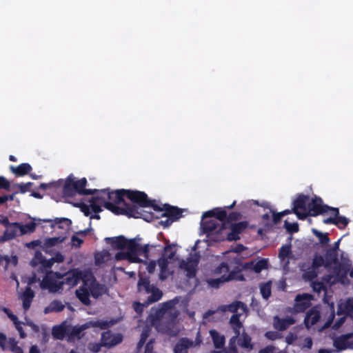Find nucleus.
<instances>
[{
  "mask_svg": "<svg viewBox=\"0 0 353 353\" xmlns=\"http://www.w3.org/2000/svg\"><path fill=\"white\" fill-rule=\"evenodd\" d=\"M125 189L111 191L109 188H106L99 190L97 193L104 198L101 205L117 215L121 214L129 218L143 219L148 222L155 218L152 212L141 210L137 205L125 202Z\"/></svg>",
  "mask_w": 353,
  "mask_h": 353,
  "instance_id": "obj_1",
  "label": "nucleus"
},
{
  "mask_svg": "<svg viewBox=\"0 0 353 353\" xmlns=\"http://www.w3.org/2000/svg\"><path fill=\"white\" fill-rule=\"evenodd\" d=\"M39 189L52 190L56 192H61L64 196L72 197L76 195V180L70 174L67 177L65 182L62 179H59L48 183H41L39 185Z\"/></svg>",
  "mask_w": 353,
  "mask_h": 353,
  "instance_id": "obj_2",
  "label": "nucleus"
},
{
  "mask_svg": "<svg viewBox=\"0 0 353 353\" xmlns=\"http://www.w3.org/2000/svg\"><path fill=\"white\" fill-rule=\"evenodd\" d=\"M125 197L132 202L131 204L137 205L141 210H143V208H148L151 205V200L144 192L125 190Z\"/></svg>",
  "mask_w": 353,
  "mask_h": 353,
  "instance_id": "obj_3",
  "label": "nucleus"
},
{
  "mask_svg": "<svg viewBox=\"0 0 353 353\" xmlns=\"http://www.w3.org/2000/svg\"><path fill=\"white\" fill-rule=\"evenodd\" d=\"M232 280L240 281L245 280L243 275L241 273V270L237 266L231 270L228 275H221L219 278L210 279L208 280V283L212 288H219L221 284Z\"/></svg>",
  "mask_w": 353,
  "mask_h": 353,
  "instance_id": "obj_4",
  "label": "nucleus"
},
{
  "mask_svg": "<svg viewBox=\"0 0 353 353\" xmlns=\"http://www.w3.org/2000/svg\"><path fill=\"white\" fill-rule=\"evenodd\" d=\"M310 196L303 194H299L293 201V213L301 220H304L308 216L307 208Z\"/></svg>",
  "mask_w": 353,
  "mask_h": 353,
  "instance_id": "obj_5",
  "label": "nucleus"
},
{
  "mask_svg": "<svg viewBox=\"0 0 353 353\" xmlns=\"http://www.w3.org/2000/svg\"><path fill=\"white\" fill-rule=\"evenodd\" d=\"M347 272L348 268L339 262L334 265V275L328 274L325 276L323 279L326 282L330 283V284H334L337 282L344 283L347 279Z\"/></svg>",
  "mask_w": 353,
  "mask_h": 353,
  "instance_id": "obj_6",
  "label": "nucleus"
},
{
  "mask_svg": "<svg viewBox=\"0 0 353 353\" xmlns=\"http://www.w3.org/2000/svg\"><path fill=\"white\" fill-rule=\"evenodd\" d=\"M307 208L308 216H316L319 214L327 212L328 211H331L332 207L324 205L321 198L315 196L314 198H310Z\"/></svg>",
  "mask_w": 353,
  "mask_h": 353,
  "instance_id": "obj_7",
  "label": "nucleus"
},
{
  "mask_svg": "<svg viewBox=\"0 0 353 353\" xmlns=\"http://www.w3.org/2000/svg\"><path fill=\"white\" fill-rule=\"evenodd\" d=\"M40 286L43 290H48L50 292H61L63 290V283L57 281L52 275L46 274L43 278Z\"/></svg>",
  "mask_w": 353,
  "mask_h": 353,
  "instance_id": "obj_8",
  "label": "nucleus"
},
{
  "mask_svg": "<svg viewBox=\"0 0 353 353\" xmlns=\"http://www.w3.org/2000/svg\"><path fill=\"white\" fill-rule=\"evenodd\" d=\"M334 346L339 352L346 349H353V332L342 334L336 338L334 341Z\"/></svg>",
  "mask_w": 353,
  "mask_h": 353,
  "instance_id": "obj_9",
  "label": "nucleus"
},
{
  "mask_svg": "<svg viewBox=\"0 0 353 353\" xmlns=\"http://www.w3.org/2000/svg\"><path fill=\"white\" fill-rule=\"evenodd\" d=\"M83 274L82 271L74 269L64 274V279L61 283H63V286L66 285L70 288L77 285L78 283L83 279Z\"/></svg>",
  "mask_w": 353,
  "mask_h": 353,
  "instance_id": "obj_10",
  "label": "nucleus"
},
{
  "mask_svg": "<svg viewBox=\"0 0 353 353\" xmlns=\"http://www.w3.org/2000/svg\"><path fill=\"white\" fill-rule=\"evenodd\" d=\"M248 223L247 221H241L231 224V231L226 235V240L228 241L239 240V234L248 228Z\"/></svg>",
  "mask_w": 353,
  "mask_h": 353,
  "instance_id": "obj_11",
  "label": "nucleus"
},
{
  "mask_svg": "<svg viewBox=\"0 0 353 353\" xmlns=\"http://www.w3.org/2000/svg\"><path fill=\"white\" fill-rule=\"evenodd\" d=\"M312 295L308 294H298L295 298L294 309L296 312H303L311 305Z\"/></svg>",
  "mask_w": 353,
  "mask_h": 353,
  "instance_id": "obj_12",
  "label": "nucleus"
},
{
  "mask_svg": "<svg viewBox=\"0 0 353 353\" xmlns=\"http://www.w3.org/2000/svg\"><path fill=\"white\" fill-rule=\"evenodd\" d=\"M174 327L175 319L174 317H172L170 319H162L157 325V330L163 334L172 336L176 334Z\"/></svg>",
  "mask_w": 353,
  "mask_h": 353,
  "instance_id": "obj_13",
  "label": "nucleus"
},
{
  "mask_svg": "<svg viewBox=\"0 0 353 353\" xmlns=\"http://www.w3.org/2000/svg\"><path fill=\"white\" fill-rule=\"evenodd\" d=\"M295 323V319L292 316L280 318L279 316H275L273 319V326L279 331L286 330L290 326L294 325Z\"/></svg>",
  "mask_w": 353,
  "mask_h": 353,
  "instance_id": "obj_14",
  "label": "nucleus"
},
{
  "mask_svg": "<svg viewBox=\"0 0 353 353\" xmlns=\"http://www.w3.org/2000/svg\"><path fill=\"white\" fill-rule=\"evenodd\" d=\"M122 341V336L120 334L114 335L110 332H103L101 336L102 345L112 347L120 343Z\"/></svg>",
  "mask_w": 353,
  "mask_h": 353,
  "instance_id": "obj_15",
  "label": "nucleus"
},
{
  "mask_svg": "<svg viewBox=\"0 0 353 353\" xmlns=\"http://www.w3.org/2000/svg\"><path fill=\"white\" fill-rule=\"evenodd\" d=\"M19 234H21L20 223H12L6 230L1 239L3 241L14 239Z\"/></svg>",
  "mask_w": 353,
  "mask_h": 353,
  "instance_id": "obj_16",
  "label": "nucleus"
},
{
  "mask_svg": "<svg viewBox=\"0 0 353 353\" xmlns=\"http://www.w3.org/2000/svg\"><path fill=\"white\" fill-rule=\"evenodd\" d=\"M182 214L183 210L181 209L165 203L164 204V211L161 214V216L168 217L176 221L182 216Z\"/></svg>",
  "mask_w": 353,
  "mask_h": 353,
  "instance_id": "obj_17",
  "label": "nucleus"
},
{
  "mask_svg": "<svg viewBox=\"0 0 353 353\" xmlns=\"http://www.w3.org/2000/svg\"><path fill=\"white\" fill-rule=\"evenodd\" d=\"M194 347V342L191 339L183 337L180 339L174 347V353H189L188 349Z\"/></svg>",
  "mask_w": 353,
  "mask_h": 353,
  "instance_id": "obj_18",
  "label": "nucleus"
},
{
  "mask_svg": "<svg viewBox=\"0 0 353 353\" xmlns=\"http://www.w3.org/2000/svg\"><path fill=\"white\" fill-rule=\"evenodd\" d=\"M139 246V244L134 239L127 241L125 249H127V252L132 258V263L139 262V259L138 258Z\"/></svg>",
  "mask_w": 353,
  "mask_h": 353,
  "instance_id": "obj_19",
  "label": "nucleus"
},
{
  "mask_svg": "<svg viewBox=\"0 0 353 353\" xmlns=\"http://www.w3.org/2000/svg\"><path fill=\"white\" fill-rule=\"evenodd\" d=\"M87 179L82 178L79 180H76V194L81 195H92L97 194L99 190L97 189H86Z\"/></svg>",
  "mask_w": 353,
  "mask_h": 353,
  "instance_id": "obj_20",
  "label": "nucleus"
},
{
  "mask_svg": "<svg viewBox=\"0 0 353 353\" xmlns=\"http://www.w3.org/2000/svg\"><path fill=\"white\" fill-rule=\"evenodd\" d=\"M10 170L16 176H23L30 174L32 168L28 163H23L18 166L10 165Z\"/></svg>",
  "mask_w": 353,
  "mask_h": 353,
  "instance_id": "obj_21",
  "label": "nucleus"
},
{
  "mask_svg": "<svg viewBox=\"0 0 353 353\" xmlns=\"http://www.w3.org/2000/svg\"><path fill=\"white\" fill-rule=\"evenodd\" d=\"M220 310L222 312H226L230 311L231 312H233L236 314L239 310H241L243 312H245L247 311V306L246 305L241 302V301H234L229 305H221L219 307Z\"/></svg>",
  "mask_w": 353,
  "mask_h": 353,
  "instance_id": "obj_22",
  "label": "nucleus"
},
{
  "mask_svg": "<svg viewBox=\"0 0 353 353\" xmlns=\"http://www.w3.org/2000/svg\"><path fill=\"white\" fill-rule=\"evenodd\" d=\"M319 312L315 310H310L305 315L304 324L307 328H310L315 325L319 321Z\"/></svg>",
  "mask_w": 353,
  "mask_h": 353,
  "instance_id": "obj_23",
  "label": "nucleus"
},
{
  "mask_svg": "<svg viewBox=\"0 0 353 353\" xmlns=\"http://www.w3.org/2000/svg\"><path fill=\"white\" fill-rule=\"evenodd\" d=\"M201 225L203 231L208 236L219 228L221 225L216 220L210 219L206 221H201Z\"/></svg>",
  "mask_w": 353,
  "mask_h": 353,
  "instance_id": "obj_24",
  "label": "nucleus"
},
{
  "mask_svg": "<svg viewBox=\"0 0 353 353\" xmlns=\"http://www.w3.org/2000/svg\"><path fill=\"white\" fill-rule=\"evenodd\" d=\"M17 344L18 342L14 338H9L7 341L6 336L3 333L0 332V347L3 350H9L12 351Z\"/></svg>",
  "mask_w": 353,
  "mask_h": 353,
  "instance_id": "obj_25",
  "label": "nucleus"
},
{
  "mask_svg": "<svg viewBox=\"0 0 353 353\" xmlns=\"http://www.w3.org/2000/svg\"><path fill=\"white\" fill-rule=\"evenodd\" d=\"M76 296L79 301L85 305H89L91 303L90 296H91L88 288L84 285L79 288L76 290Z\"/></svg>",
  "mask_w": 353,
  "mask_h": 353,
  "instance_id": "obj_26",
  "label": "nucleus"
},
{
  "mask_svg": "<svg viewBox=\"0 0 353 353\" xmlns=\"http://www.w3.org/2000/svg\"><path fill=\"white\" fill-rule=\"evenodd\" d=\"M90 294L92 297L97 299L103 295L106 292V288L104 285L92 281L88 287Z\"/></svg>",
  "mask_w": 353,
  "mask_h": 353,
  "instance_id": "obj_27",
  "label": "nucleus"
},
{
  "mask_svg": "<svg viewBox=\"0 0 353 353\" xmlns=\"http://www.w3.org/2000/svg\"><path fill=\"white\" fill-rule=\"evenodd\" d=\"M157 263L160 268L159 279L164 281L170 274L168 272L169 261L165 257L161 256L158 259Z\"/></svg>",
  "mask_w": 353,
  "mask_h": 353,
  "instance_id": "obj_28",
  "label": "nucleus"
},
{
  "mask_svg": "<svg viewBox=\"0 0 353 353\" xmlns=\"http://www.w3.org/2000/svg\"><path fill=\"white\" fill-rule=\"evenodd\" d=\"M34 296V293L33 290L30 288L28 287L21 296L23 308L25 311L28 310L30 307Z\"/></svg>",
  "mask_w": 353,
  "mask_h": 353,
  "instance_id": "obj_29",
  "label": "nucleus"
},
{
  "mask_svg": "<svg viewBox=\"0 0 353 353\" xmlns=\"http://www.w3.org/2000/svg\"><path fill=\"white\" fill-rule=\"evenodd\" d=\"M332 214L335 216L336 225L339 229H344L349 223L350 220L343 216L339 215V210L336 208H331Z\"/></svg>",
  "mask_w": 353,
  "mask_h": 353,
  "instance_id": "obj_30",
  "label": "nucleus"
},
{
  "mask_svg": "<svg viewBox=\"0 0 353 353\" xmlns=\"http://www.w3.org/2000/svg\"><path fill=\"white\" fill-rule=\"evenodd\" d=\"M325 268L327 269L330 268L332 265L339 263L338 252H335L334 250L327 249L325 254Z\"/></svg>",
  "mask_w": 353,
  "mask_h": 353,
  "instance_id": "obj_31",
  "label": "nucleus"
},
{
  "mask_svg": "<svg viewBox=\"0 0 353 353\" xmlns=\"http://www.w3.org/2000/svg\"><path fill=\"white\" fill-rule=\"evenodd\" d=\"M106 241L111 244V245L117 249L123 250L125 249L126 243L128 239H126L123 236H119L117 237L112 238H106Z\"/></svg>",
  "mask_w": 353,
  "mask_h": 353,
  "instance_id": "obj_32",
  "label": "nucleus"
},
{
  "mask_svg": "<svg viewBox=\"0 0 353 353\" xmlns=\"http://www.w3.org/2000/svg\"><path fill=\"white\" fill-rule=\"evenodd\" d=\"M353 313V298L348 299L344 303H340L338 307L337 314H351Z\"/></svg>",
  "mask_w": 353,
  "mask_h": 353,
  "instance_id": "obj_33",
  "label": "nucleus"
},
{
  "mask_svg": "<svg viewBox=\"0 0 353 353\" xmlns=\"http://www.w3.org/2000/svg\"><path fill=\"white\" fill-rule=\"evenodd\" d=\"M225 225L224 224H221L218 230L216 231L208 234L207 237L209 239V241L213 242H221L226 239V236L222 234V231L225 229Z\"/></svg>",
  "mask_w": 353,
  "mask_h": 353,
  "instance_id": "obj_34",
  "label": "nucleus"
},
{
  "mask_svg": "<svg viewBox=\"0 0 353 353\" xmlns=\"http://www.w3.org/2000/svg\"><path fill=\"white\" fill-rule=\"evenodd\" d=\"M65 305L59 300L52 301L48 306L44 309V313L48 314L51 312H59L64 310Z\"/></svg>",
  "mask_w": 353,
  "mask_h": 353,
  "instance_id": "obj_35",
  "label": "nucleus"
},
{
  "mask_svg": "<svg viewBox=\"0 0 353 353\" xmlns=\"http://www.w3.org/2000/svg\"><path fill=\"white\" fill-rule=\"evenodd\" d=\"M151 294L146 300V305H150L159 301L163 296V292L157 287L154 285L150 291Z\"/></svg>",
  "mask_w": 353,
  "mask_h": 353,
  "instance_id": "obj_36",
  "label": "nucleus"
},
{
  "mask_svg": "<svg viewBox=\"0 0 353 353\" xmlns=\"http://www.w3.org/2000/svg\"><path fill=\"white\" fill-rule=\"evenodd\" d=\"M248 268H250L256 273H260L262 270L268 268V261L266 259H261L256 263L250 262L246 264Z\"/></svg>",
  "mask_w": 353,
  "mask_h": 353,
  "instance_id": "obj_37",
  "label": "nucleus"
},
{
  "mask_svg": "<svg viewBox=\"0 0 353 353\" xmlns=\"http://www.w3.org/2000/svg\"><path fill=\"white\" fill-rule=\"evenodd\" d=\"M210 334L214 347L216 349L224 348L223 346L225 343V337L223 335H220L216 330H211Z\"/></svg>",
  "mask_w": 353,
  "mask_h": 353,
  "instance_id": "obj_38",
  "label": "nucleus"
},
{
  "mask_svg": "<svg viewBox=\"0 0 353 353\" xmlns=\"http://www.w3.org/2000/svg\"><path fill=\"white\" fill-rule=\"evenodd\" d=\"M154 285L150 284L149 278L148 277H140L138 283L137 288L139 292L145 291V293L150 294V289Z\"/></svg>",
  "mask_w": 353,
  "mask_h": 353,
  "instance_id": "obj_39",
  "label": "nucleus"
},
{
  "mask_svg": "<svg viewBox=\"0 0 353 353\" xmlns=\"http://www.w3.org/2000/svg\"><path fill=\"white\" fill-rule=\"evenodd\" d=\"M241 314H234L230 319V323L236 336L240 334V329L243 324L240 321Z\"/></svg>",
  "mask_w": 353,
  "mask_h": 353,
  "instance_id": "obj_40",
  "label": "nucleus"
},
{
  "mask_svg": "<svg viewBox=\"0 0 353 353\" xmlns=\"http://www.w3.org/2000/svg\"><path fill=\"white\" fill-rule=\"evenodd\" d=\"M187 272V276L189 278H193L196 276L197 263L192 259L181 265Z\"/></svg>",
  "mask_w": 353,
  "mask_h": 353,
  "instance_id": "obj_41",
  "label": "nucleus"
},
{
  "mask_svg": "<svg viewBox=\"0 0 353 353\" xmlns=\"http://www.w3.org/2000/svg\"><path fill=\"white\" fill-rule=\"evenodd\" d=\"M238 344L243 348L252 350L253 345L252 344V339L248 334L243 332L241 336L238 341Z\"/></svg>",
  "mask_w": 353,
  "mask_h": 353,
  "instance_id": "obj_42",
  "label": "nucleus"
},
{
  "mask_svg": "<svg viewBox=\"0 0 353 353\" xmlns=\"http://www.w3.org/2000/svg\"><path fill=\"white\" fill-rule=\"evenodd\" d=\"M103 197L101 196L99 194L98 195L92 197L90 200V210H92L94 213H99L102 211L101 207L100 205L97 204V202H99L101 205V202L103 201Z\"/></svg>",
  "mask_w": 353,
  "mask_h": 353,
  "instance_id": "obj_43",
  "label": "nucleus"
},
{
  "mask_svg": "<svg viewBox=\"0 0 353 353\" xmlns=\"http://www.w3.org/2000/svg\"><path fill=\"white\" fill-rule=\"evenodd\" d=\"M63 261V256H61V255H59V256L57 257V259H55L54 258H51L50 259H44V260L42 261V263L40 264L41 265V268L46 272V273H48L50 271H48L51 268L52 266L53 265L55 261Z\"/></svg>",
  "mask_w": 353,
  "mask_h": 353,
  "instance_id": "obj_44",
  "label": "nucleus"
},
{
  "mask_svg": "<svg viewBox=\"0 0 353 353\" xmlns=\"http://www.w3.org/2000/svg\"><path fill=\"white\" fill-rule=\"evenodd\" d=\"M62 240L60 239L59 237L48 238L43 243V245H41V249L45 252H48L50 248L54 247V245H57Z\"/></svg>",
  "mask_w": 353,
  "mask_h": 353,
  "instance_id": "obj_45",
  "label": "nucleus"
},
{
  "mask_svg": "<svg viewBox=\"0 0 353 353\" xmlns=\"http://www.w3.org/2000/svg\"><path fill=\"white\" fill-rule=\"evenodd\" d=\"M260 292L263 298L268 300L272 294V283L268 281L260 285Z\"/></svg>",
  "mask_w": 353,
  "mask_h": 353,
  "instance_id": "obj_46",
  "label": "nucleus"
},
{
  "mask_svg": "<svg viewBox=\"0 0 353 353\" xmlns=\"http://www.w3.org/2000/svg\"><path fill=\"white\" fill-rule=\"evenodd\" d=\"M214 217L220 221L222 223L225 225V221L227 219V210L222 208H214Z\"/></svg>",
  "mask_w": 353,
  "mask_h": 353,
  "instance_id": "obj_47",
  "label": "nucleus"
},
{
  "mask_svg": "<svg viewBox=\"0 0 353 353\" xmlns=\"http://www.w3.org/2000/svg\"><path fill=\"white\" fill-rule=\"evenodd\" d=\"M44 222H49L51 223V227L54 228L56 225H59V228H63V226L61 225V223H65L69 226L71 223V221L67 218H57L54 221L50 219H44Z\"/></svg>",
  "mask_w": 353,
  "mask_h": 353,
  "instance_id": "obj_48",
  "label": "nucleus"
},
{
  "mask_svg": "<svg viewBox=\"0 0 353 353\" xmlns=\"http://www.w3.org/2000/svg\"><path fill=\"white\" fill-rule=\"evenodd\" d=\"M230 271L229 265L225 262H222L214 270L215 274L228 275Z\"/></svg>",
  "mask_w": 353,
  "mask_h": 353,
  "instance_id": "obj_49",
  "label": "nucleus"
},
{
  "mask_svg": "<svg viewBox=\"0 0 353 353\" xmlns=\"http://www.w3.org/2000/svg\"><path fill=\"white\" fill-rule=\"evenodd\" d=\"M316 270L317 269L314 268L312 266L308 268L307 270H305V272L303 273L304 279L307 281H312L313 279L316 278L318 275V272Z\"/></svg>",
  "mask_w": 353,
  "mask_h": 353,
  "instance_id": "obj_50",
  "label": "nucleus"
},
{
  "mask_svg": "<svg viewBox=\"0 0 353 353\" xmlns=\"http://www.w3.org/2000/svg\"><path fill=\"white\" fill-rule=\"evenodd\" d=\"M291 253V245H283L279 249V257L281 260H284L285 258L288 257Z\"/></svg>",
  "mask_w": 353,
  "mask_h": 353,
  "instance_id": "obj_51",
  "label": "nucleus"
},
{
  "mask_svg": "<svg viewBox=\"0 0 353 353\" xmlns=\"http://www.w3.org/2000/svg\"><path fill=\"white\" fill-rule=\"evenodd\" d=\"M312 266L316 269L320 267L324 266L325 268V258L319 254H315L312 259Z\"/></svg>",
  "mask_w": 353,
  "mask_h": 353,
  "instance_id": "obj_52",
  "label": "nucleus"
},
{
  "mask_svg": "<svg viewBox=\"0 0 353 353\" xmlns=\"http://www.w3.org/2000/svg\"><path fill=\"white\" fill-rule=\"evenodd\" d=\"M176 252L172 250V245H167L164 247L163 252L162 254V256L165 257L168 259H173L175 256Z\"/></svg>",
  "mask_w": 353,
  "mask_h": 353,
  "instance_id": "obj_53",
  "label": "nucleus"
},
{
  "mask_svg": "<svg viewBox=\"0 0 353 353\" xmlns=\"http://www.w3.org/2000/svg\"><path fill=\"white\" fill-rule=\"evenodd\" d=\"M20 226L21 234H23L27 232H33L36 228V223L34 222H30L25 225L20 223Z\"/></svg>",
  "mask_w": 353,
  "mask_h": 353,
  "instance_id": "obj_54",
  "label": "nucleus"
},
{
  "mask_svg": "<svg viewBox=\"0 0 353 353\" xmlns=\"http://www.w3.org/2000/svg\"><path fill=\"white\" fill-rule=\"evenodd\" d=\"M241 216H242V214L239 212H232L229 213L228 214H227V219L225 221V224L232 223V221H238L241 219Z\"/></svg>",
  "mask_w": 353,
  "mask_h": 353,
  "instance_id": "obj_55",
  "label": "nucleus"
},
{
  "mask_svg": "<svg viewBox=\"0 0 353 353\" xmlns=\"http://www.w3.org/2000/svg\"><path fill=\"white\" fill-rule=\"evenodd\" d=\"M44 257L41 251H36L33 259L31 261V265L32 266H37L40 265L44 260Z\"/></svg>",
  "mask_w": 353,
  "mask_h": 353,
  "instance_id": "obj_56",
  "label": "nucleus"
},
{
  "mask_svg": "<svg viewBox=\"0 0 353 353\" xmlns=\"http://www.w3.org/2000/svg\"><path fill=\"white\" fill-rule=\"evenodd\" d=\"M313 232L319 238L321 244H327L330 242V238L327 234H323L316 230H313Z\"/></svg>",
  "mask_w": 353,
  "mask_h": 353,
  "instance_id": "obj_57",
  "label": "nucleus"
},
{
  "mask_svg": "<svg viewBox=\"0 0 353 353\" xmlns=\"http://www.w3.org/2000/svg\"><path fill=\"white\" fill-rule=\"evenodd\" d=\"M312 288L314 292H321V291L326 290V287L323 282L313 281L312 283Z\"/></svg>",
  "mask_w": 353,
  "mask_h": 353,
  "instance_id": "obj_58",
  "label": "nucleus"
},
{
  "mask_svg": "<svg viewBox=\"0 0 353 353\" xmlns=\"http://www.w3.org/2000/svg\"><path fill=\"white\" fill-rule=\"evenodd\" d=\"M284 227L288 232L290 233L297 232L299 231V225L296 223H289L288 221H285Z\"/></svg>",
  "mask_w": 353,
  "mask_h": 353,
  "instance_id": "obj_59",
  "label": "nucleus"
},
{
  "mask_svg": "<svg viewBox=\"0 0 353 353\" xmlns=\"http://www.w3.org/2000/svg\"><path fill=\"white\" fill-rule=\"evenodd\" d=\"M150 245L149 244H145L143 246H139V252L138 255L142 256L145 257L146 259L149 258V248Z\"/></svg>",
  "mask_w": 353,
  "mask_h": 353,
  "instance_id": "obj_60",
  "label": "nucleus"
},
{
  "mask_svg": "<svg viewBox=\"0 0 353 353\" xmlns=\"http://www.w3.org/2000/svg\"><path fill=\"white\" fill-rule=\"evenodd\" d=\"M114 259L117 261L128 260L130 262H132V258L127 252H119L115 254Z\"/></svg>",
  "mask_w": 353,
  "mask_h": 353,
  "instance_id": "obj_61",
  "label": "nucleus"
},
{
  "mask_svg": "<svg viewBox=\"0 0 353 353\" xmlns=\"http://www.w3.org/2000/svg\"><path fill=\"white\" fill-rule=\"evenodd\" d=\"M148 305H146V301L143 303L134 302L133 303V308L137 314H140L143 312L144 307H147Z\"/></svg>",
  "mask_w": 353,
  "mask_h": 353,
  "instance_id": "obj_62",
  "label": "nucleus"
},
{
  "mask_svg": "<svg viewBox=\"0 0 353 353\" xmlns=\"http://www.w3.org/2000/svg\"><path fill=\"white\" fill-rule=\"evenodd\" d=\"M10 188V181L4 176H0V189L9 190Z\"/></svg>",
  "mask_w": 353,
  "mask_h": 353,
  "instance_id": "obj_63",
  "label": "nucleus"
},
{
  "mask_svg": "<svg viewBox=\"0 0 353 353\" xmlns=\"http://www.w3.org/2000/svg\"><path fill=\"white\" fill-rule=\"evenodd\" d=\"M154 339H150L145 347L144 353H155L154 351Z\"/></svg>",
  "mask_w": 353,
  "mask_h": 353,
  "instance_id": "obj_64",
  "label": "nucleus"
}]
</instances>
